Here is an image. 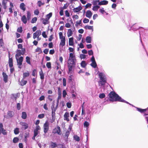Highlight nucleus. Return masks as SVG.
Instances as JSON below:
<instances>
[{"label": "nucleus", "mask_w": 148, "mask_h": 148, "mask_svg": "<svg viewBox=\"0 0 148 148\" xmlns=\"http://www.w3.org/2000/svg\"><path fill=\"white\" fill-rule=\"evenodd\" d=\"M37 20V18L36 17H34L32 19L31 21V23H34L36 22Z\"/></svg>", "instance_id": "obj_50"}, {"label": "nucleus", "mask_w": 148, "mask_h": 148, "mask_svg": "<svg viewBox=\"0 0 148 148\" xmlns=\"http://www.w3.org/2000/svg\"><path fill=\"white\" fill-rule=\"evenodd\" d=\"M99 76L100 79L99 83L101 85H105L106 82V79L105 74L102 72H100L99 73Z\"/></svg>", "instance_id": "obj_2"}, {"label": "nucleus", "mask_w": 148, "mask_h": 148, "mask_svg": "<svg viewBox=\"0 0 148 148\" xmlns=\"http://www.w3.org/2000/svg\"><path fill=\"white\" fill-rule=\"evenodd\" d=\"M60 38L61 40L63 38H65V37L63 36V34L62 32H60L59 33Z\"/></svg>", "instance_id": "obj_45"}, {"label": "nucleus", "mask_w": 148, "mask_h": 148, "mask_svg": "<svg viewBox=\"0 0 148 148\" xmlns=\"http://www.w3.org/2000/svg\"><path fill=\"white\" fill-rule=\"evenodd\" d=\"M42 35L43 37L44 38H46L47 37V36L46 34V32H42Z\"/></svg>", "instance_id": "obj_62"}, {"label": "nucleus", "mask_w": 148, "mask_h": 148, "mask_svg": "<svg viewBox=\"0 0 148 148\" xmlns=\"http://www.w3.org/2000/svg\"><path fill=\"white\" fill-rule=\"evenodd\" d=\"M60 89V88H58V97L57 99V106H58L59 102V100L62 97V93L61 91H59V90Z\"/></svg>", "instance_id": "obj_8"}, {"label": "nucleus", "mask_w": 148, "mask_h": 148, "mask_svg": "<svg viewBox=\"0 0 148 148\" xmlns=\"http://www.w3.org/2000/svg\"><path fill=\"white\" fill-rule=\"evenodd\" d=\"M108 96L110 98L109 101L112 102L120 101L129 104L133 106H134L133 105L130 104L128 102L122 99L114 91L111 92L108 94Z\"/></svg>", "instance_id": "obj_1"}, {"label": "nucleus", "mask_w": 148, "mask_h": 148, "mask_svg": "<svg viewBox=\"0 0 148 148\" xmlns=\"http://www.w3.org/2000/svg\"><path fill=\"white\" fill-rule=\"evenodd\" d=\"M92 15V13L90 10L87 11L86 13V16L89 18H91Z\"/></svg>", "instance_id": "obj_14"}, {"label": "nucleus", "mask_w": 148, "mask_h": 148, "mask_svg": "<svg viewBox=\"0 0 148 148\" xmlns=\"http://www.w3.org/2000/svg\"><path fill=\"white\" fill-rule=\"evenodd\" d=\"M27 114L25 112H22V115L21 116L22 118L23 119H25L27 118Z\"/></svg>", "instance_id": "obj_32"}, {"label": "nucleus", "mask_w": 148, "mask_h": 148, "mask_svg": "<svg viewBox=\"0 0 148 148\" xmlns=\"http://www.w3.org/2000/svg\"><path fill=\"white\" fill-rule=\"evenodd\" d=\"M26 62L29 64H31V62L30 61V58L28 56H27L26 58Z\"/></svg>", "instance_id": "obj_39"}, {"label": "nucleus", "mask_w": 148, "mask_h": 148, "mask_svg": "<svg viewBox=\"0 0 148 148\" xmlns=\"http://www.w3.org/2000/svg\"><path fill=\"white\" fill-rule=\"evenodd\" d=\"M19 140V139L17 137H15L14 138L13 140V142L14 143H16L18 142V141Z\"/></svg>", "instance_id": "obj_43"}, {"label": "nucleus", "mask_w": 148, "mask_h": 148, "mask_svg": "<svg viewBox=\"0 0 148 148\" xmlns=\"http://www.w3.org/2000/svg\"><path fill=\"white\" fill-rule=\"evenodd\" d=\"M89 123L87 121H86L84 122V127H87L89 126Z\"/></svg>", "instance_id": "obj_55"}, {"label": "nucleus", "mask_w": 148, "mask_h": 148, "mask_svg": "<svg viewBox=\"0 0 148 148\" xmlns=\"http://www.w3.org/2000/svg\"><path fill=\"white\" fill-rule=\"evenodd\" d=\"M44 117V114H42L38 115V117L39 119H42Z\"/></svg>", "instance_id": "obj_57"}, {"label": "nucleus", "mask_w": 148, "mask_h": 148, "mask_svg": "<svg viewBox=\"0 0 148 148\" xmlns=\"http://www.w3.org/2000/svg\"><path fill=\"white\" fill-rule=\"evenodd\" d=\"M49 49H46L43 51V52L46 54H47L49 52Z\"/></svg>", "instance_id": "obj_63"}, {"label": "nucleus", "mask_w": 148, "mask_h": 148, "mask_svg": "<svg viewBox=\"0 0 148 148\" xmlns=\"http://www.w3.org/2000/svg\"><path fill=\"white\" fill-rule=\"evenodd\" d=\"M2 134L3 135H6L7 134V132L6 131V130L4 128L0 129V135Z\"/></svg>", "instance_id": "obj_27"}, {"label": "nucleus", "mask_w": 148, "mask_h": 148, "mask_svg": "<svg viewBox=\"0 0 148 148\" xmlns=\"http://www.w3.org/2000/svg\"><path fill=\"white\" fill-rule=\"evenodd\" d=\"M82 23V20H81L79 21H77L76 22V23L75 24V26L76 27H78V25H79L81 24Z\"/></svg>", "instance_id": "obj_48"}, {"label": "nucleus", "mask_w": 148, "mask_h": 148, "mask_svg": "<svg viewBox=\"0 0 148 148\" xmlns=\"http://www.w3.org/2000/svg\"><path fill=\"white\" fill-rule=\"evenodd\" d=\"M100 7L98 5H96L94 6L92 8V10L94 11H97L98 9Z\"/></svg>", "instance_id": "obj_40"}, {"label": "nucleus", "mask_w": 148, "mask_h": 148, "mask_svg": "<svg viewBox=\"0 0 148 148\" xmlns=\"http://www.w3.org/2000/svg\"><path fill=\"white\" fill-rule=\"evenodd\" d=\"M86 40L87 43H90L91 42V38L89 36H87Z\"/></svg>", "instance_id": "obj_29"}, {"label": "nucleus", "mask_w": 148, "mask_h": 148, "mask_svg": "<svg viewBox=\"0 0 148 148\" xmlns=\"http://www.w3.org/2000/svg\"><path fill=\"white\" fill-rule=\"evenodd\" d=\"M65 38H64L62 39L61 40L59 46L61 45L62 47L64 46L65 44Z\"/></svg>", "instance_id": "obj_18"}, {"label": "nucleus", "mask_w": 148, "mask_h": 148, "mask_svg": "<svg viewBox=\"0 0 148 148\" xmlns=\"http://www.w3.org/2000/svg\"><path fill=\"white\" fill-rule=\"evenodd\" d=\"M30 73L29 72L24 73H23V79H25L26 77H28Z\"/></svg>", "instance_id": "obj_35"}, {"label": "nucleus", "mask_w": 148, "mask_h": 148, "mask_svg": "<svg viewBox=\"0 0 148 148\" xmlns=\"http://www.w3.org/2000/svg\"><path fill=\"white\" fill-rule=\"evenodd\" d=\"M84 28L86 29H88L89 30H92V31H93V26L86 25L85 26Z\"/></svg>", "instance_id": "obj_33"}, {"label": "nucleus", "mask_w": 148, "mask_h": 148, "mask_svg": "<svg viewBox=\"0 0 148 148\" xmlns=\"http://www.w3.org/2000/svg\"><path fill=\"white\" fill-rule=\"evenodd\" d=\"M18 57H15L17 62V65L18 68L21 69L22 68V62L23 61V58L22 56H21L19 58Z\"/></svg>", "instance_id": "obj_3"}, {"label": "nucleus", "mask_w": 148, "mask_h": 148, "mask_svg": "<svg viewBox=\"0 0 148 148\" xmlns=\"http://www.w3.org/2000/svg\"><path fill=\"white\" fill-rule=\"evenodd\" d=\"M89 22V20L86 18H85L84 19L83 22L84 23H87Z\"/></svg>", "instance_id": "obj_54"}, {"label": "nucleus", "mask_w": 148, "mask_h": 148, "mask_svg": "<svg viewBox=\"0 0 148 148\" xmlns=\"http://www.w3.org/2000/svg\"><path fill=\"white\" fill-rule=\"evenodd\" d=\"M69 112H65L64 115V120H66L67 121H69Z\"/></svg>", "instance_id": "obj_13"}, {"label": "nucleus", "mask_w": 148, "mask_h": 148, "mask_svg": "<svg viewBox=\"0 0 148 148\" xmlns=\"http://www.w3.org/2000/svg\"><path fill=\"white\" fill-rule=\"evenodd\" d=\"M61 131L60 127L58 126H57L56 128H54L53 131V134L57 133L59 135L61 134Z\"/></svg>", "instance_id": "obj_5"}, {"label": "nucleus", "mask_w": 148, "mask_h": 148, "mask_svg": "<svg viewBox=\"0 0 148 148\" xmlns=\"http://www.w3.org/2000/svg\"><path fill=\"white\" fill-rule=\"evenodd\" d=\"M41 34V31L40 30H38L34 33L33 34V38L35 39L37 37L39 36Z\"/></svg>", "instance_id": "obj_7"}, {"label": "nucleus", "mask_w": 148, "mask_h": 148, "mask_svg": "<svg viewBox=\"0 0 148 148\" xmlns=\"http://www.w3.org/2000/svg\"><path fill=\"white\" fill-rule=\"evenodd\" d=\"M2 75L3 77V81L5 83H7L8 82V76L6 74L5 72H3L2 73Z\"/></svg>", "instance_id": "obj_12"}, {"label": "nucleus", "mask_w": 148, "mask_h": 148, "mask_svg": "<svg viewBox=\"0 0 148 148\" xmlns=\"http://www.w3.org/2000/svg\"><path fill=\"white\" fill-rule=\"evenodd\" d=\"M39 11L38 10L36 9L34 10V14L36 15H38L39 13Z\"/></svg>", "instance_id": "obj_61"}, {"label": "nucleus", "mask_w": 148, "mask_h": 148, "mask_svg": "<svg viewBox=\"0 0 148 148\" xmlns=\"http://www.w3.org/2000/svg\"><path fill=\"white\" fill-rule=\"evenodd\" d=\"M22 52L21 50L17 49L15 55V57H19L21 55H22Z\"/></svg>", "instance_id": "obj_17"}, {"label": "nucleus", "mask_w": 148, "mask_h": 148, "mask_svg": "<svg viewBox=\"0 0 148 148\" xmlns=\"http://www.w3.org/2000/svg\"><path fill=\"white\" fill-rule=\"evenodd\" d=\"M46 66L48 68H51V63L50 62H47L46 64Z\"/></svg>", "instance_id": "obj_53"}, {"label": "nucleus", "mask_w": 148, "mask_h": 148, "mask_svg": "<svg viewBox=\"0 0 148 148\" xmlns=\"http://www.w3.org/2000/svg\"><path fill=\"white\" fill-rule=\"evenodd\" d=\"M80 64L81 66L84 68H85L87 65V64L84 61H82Z\"/></svg>", "instance_id": "obj_31"}, {"label": "nucleus", "mask_w": 148, "mask_h": 148, "mask_svg": "<svg viewBox=\"0 0 148 148\" xmlns=\"http://www.w3.org/2000/svg\"><path fill=\"white\" fill-rule=\"evenodd\" d=\"M20 123L25 130L26 129L28 128V125L26 123L23 122H21Z\"/></svg>", "instance_id": "obj_9"}, {"label": "nucleus", "mask_w": 148, "mask_h": 148, "mask_svg": "<svg viewBox=\"0 0 148 148\" xmlns=\"http://www.w3.org/2000/svg\"><path fill=\"white\" fill-rule=\"evenodd\" d=\"M69 134L70 132H69V130H67L66 131L65 134V138H65V140L66 141H67L68 140V137L69 136Z\"/></svg>", "instance_id": "obj_26"}, {"label": "nucleus", "mask_w": 148, "mask_h": 148, "mask_svg": "<svg viewBox=\"0 0 148 148\" xmlns=\"http://www.w3.org/2000/svg\"><path fill=\"white\" fill-rule=\"evenodd\" d=\"M75 59H69L68 64H70L75 65Z\"/></svg>", "instance_id": "obj_11"}, {"label": "nucleus", "mask_w": 148, "mask_h": 148, "mask_svg": "<svg viewBox=\"0 0 148 148\" xmlns=\"http://www.w3.org/2000/svg\"><path fill=\"white\" fill-rule=\"evenodd\" d=\"M40 127L39 126L37 125L36 126V129L34 130H35L36 131L38 132V130H40Z\"/></svg>", "instance_id": "obj_60"}, {"label": "nucleus", "mask_w": 148, "mask_h": 148, "mask_svg": "<svg viewBox=\"0 0 148 148\" xmlns=\"http://www.w3.org/2000/svg\"><path fill=\"white\" fill-rule=\"evenodd\" d=\"M23 29L22 27H18L17 29V32L19 33H21L22 32Z\"/></svg>", "instance_id": "obj_46"}, {"label": "nucleus", "mask_w": 148, "mask_h": 148, "mask_svg": "<svg viewBox=\"0 0 148 148\" xmlns=\"http://www.w3.org/2000/svg\"><path fill=\"white\" fill-rule=\"evenodd\" d=\"M39 74L40 79H43L44 78V75L41 69L40 71L39 72Z\"/></svg>", "instance_id": "obj_25"}, {"label": "nucleus", "mask_w": 148, "mask_h": 148, "mask_svg": "<svg viewBox=\"0 0 148 148\" xmlns=\"http://www.w3.org/2000/svg\"><path fill=\"white\" fill-rule=\"evenodd\" d=\"M99 11L102 14H103L104 12H105L103 8H101L99 10Z\"/></svg>", "instance_id": "obj_64"}, {"label": "nucleus", "mask_w": 148, "mask_h": 148, "mask_svg": "<svg viewBox=\"0 0 148 148\" xmlns=\"http://www.w3.org/2000/svg\"><path fill=\"white\" fill-rule=\"evenodd\" d=\"M19 132V128L17 127L14 130V133L15 134H18Z\"/></svg>", "instance_id": "obj_36"}, {"label": "nucleus", "mask_w": 148, "mask_h": 148, "mask_svg": "<svg viewBox=\"0 0 148 148\" xmlns=\"http://www.w3.org/2000/svg\"><path fill=\"white\" fill-rule=\"evenodd\" d=\"M25 5L24 3H21L20 4V8L23 11H25V10L26 8L25 7Z\"/></svg>", "instance_id": "obj_23"}, {"label": "nucleus", "mask_w": 148, "mask_h": 148, "mask_svg": "<svg viewBox=\"0 0 148 148\" xmlns=\"http://www.w3.org/2000/svg\"><path fill=\"white\" fill-rule=\"evenodd\" d=\"M51 146L52 147V148H55L57 147V145L55 143L53 142H51Z\"/></svg>", "instance_id": "obj_47"}, {"label": "nucleus", "mask_w": 148, "mask_h": 148, "mask_svg": "<svg viewBox=\"0 0 148 148\" xmlns=\"http://www.w3.org/2000/svg\"><path fill=\"white\" fill-rule=\"evenodd\" d=\"M88 55L89 56H91L93 55V51L92 50H89L88 51Z\"/></svg>", "instance_id": "obj_59"}, {"label": "nucleus", "mask_w": 148, "mask_h": 148, "mask_svg": "<svg viewBox=\"0 0 148 148\" xmlns=\"http://www.w3.org/2000/svg\"><path fill=\"white\" fill-rule=\"evenodd\" d=\"M148 115V114H146V113L144 114L143 115V116H144L145 117V119L146 120V121H147V123H148V116H146Z\"/></svg>", "instance_id": "obj_52"}, {"label": "nucleus", "mask_w": 148, "mask_h": 148, "mask_svg": "<svg viewBox=\"0 0 148 148\" xmlns=\"http://www.w3.org/2000/svg\"><path fill=\"white\" fill-rule=\"evenodd\" d=\"M136 108L137 110L139 112L141 113H143L146 111L147 110V109H142L141 108L137 107H136Z\"/></svg>", "instance_id": "obj_19"}, {"label": "nucleus", "mask_w": 148, "mask_h": 148, "mask_svg": "<svg viewBox=\"0 0 148 148\" xmlns=\"http://www.w3.org/2000/svg\"><path fill=\"white\" fill-rule=\"evenodd\" d=\"M82 9V8L81 6H79L77 7L74 8L73 9V12H78Z\"/></svg>", "instance_id": "obj_16"}, {"label": "nucleus", "mask_w": 148, "mask_h": 148, "mask_svg": "<svg viewBox=\"0 0 148 148\" xmlns=\"http://www.w3.org/2000/svg\"><path fill=\"white\" fill-rule=\"evenodd\" d=\"M9 67L11 68L13 66V60L12 58H9Z\"/></svg>", "instance_id": "obj_21"}, {"label": "nucleus", "mask_w": 148, "mask_h": 148, "mask_svg": "<svg viewBox=\"0 0 148 148\" xmlns=\"http://www.w3.org/2000/svg\"><path fill=\"white\" fill-rule=\"evenodd\" d=\"M63 86H65L66 85V80L65 78H63Z\"/></svg>", "instance_id": "obj_56"}, {"label": "nucleus", "mask_w": 148, "mask_h": 148, "mask_svg": "<svg viewBox=\"0 0 148 148\" xmlns=\"http://www.w3.org/2000/svg\"><path fill=\"white\" fill-rule=\"evenodd\" d=\"M67 93L65 90H64L62 92V96L64 98L66 97Z\"/></svg>", "instance_id": "obj_51"}, {"label": "nucleus", "mask_w": 148, "mask_h": 148, "mask_svg": "<svg viewBox=\"0 0 148 148\" xmlns=\"http://www.w3.org/2000/svg\"><path fill=\"white\" fill-rule=\"evenodd\" d=\"M73 65L71 64L68 66L69 73V72H71L72 71L73 67Z\"/></svg>", "instance_id": "obj_38"}, {"label": "nucleus", "mask_w": 148, "mask_h": 148, "mask_svg": "<svg viewBox=\"0 0 148 148\" xmlns=\"http://www.w3.org/2000/svg\"><path fill=\"white\" fill-rule=\"evenodd\" d=\"M72 31L71 29H69L68 30V32H67V36L68 37L71 36L73 34Z\"/></svg>", "instance_id": "obj_30"}, {"label": "nucleus", "mask_w": 148, "mask_h": 148, "mask_svg": "<svg viewBox=\"0 0 148 148\" xmlns=\"http://www.w3.org/2000/svg\"><path fill=\"white\" fill-rule=\"evenodd\" d=\"M105 97V95L104 93H102L99 95V97L101 99H103Z\"/></svg>", "instance_id": "obj_42"}, {"label": "nucleus", "mask_w": 148, "mask_h": 148, "mask_svg": "<svg viewBox=\"0 0 148 148\" xmlns=\"http://www.w3.org/2000/svg\"><path fill=\"white\" fill-rule=\"evenodd\" d=\"M75 55H74L73 53H71L69 54V59H75Z\"/></svg>", "instance_id": "obj_37"}, {"label": "nucleus", "mask_w": 148, "mask_h": 148, "mask_svg": "<svg viewBox=\"0 0 148 148\" xmlns=\"http://www.w3.org/2000/svg\"><path fill=\"white\" fill-rule=\"evenodd\" d=\"M38 5L39 7H40L42 5H43L44 3H42L40 1H39L37 2Z\"/></svg>", "instance_id": "obj_41"}, {"label": "nucleus", "mask_w": 148, "mask_h": 148, "mask_svg": "<svg viewBox=\"0 0 148 148\" xmlns=\"http://www.w3.org/2000/svg\"><path fill=\"white\" fill-rule=\"evenodd\" d=\"M54 104L53 103L51 106V109L52 110V112H55L56 110H57L58 106H56V107H55Z\"/></svg>", "instance_id": "obj_20"}, {"label": "nucleus", "mask_w": 148, "mask_h": 148, "mask_svg": "<svg viewBox=\"0 0 148 148\" xmlns=\"http://www.w3.org/2000/svg\"><path fill=\"white\" fill-rule=\"evenodd\" d=\"M24 79H22L21 81L20 82V85L22 86H24L25 85L27 82L26 80H24Z\"/></svg>", "instance_id": "obj_28"}, {"label": "nucleus", "mask_w": 148, "mask_h": 148, "mask_svg": "<svg viewBox=\"0 0 148 148\" xmlns=\"http://www.w3.org/2000/svg\"><path fill=\"white\" fill-rule=\"evenodd\" d=\"M86 56L84 54H81L80 55V57L81 59H84L86 58Z\"/></svg>", "instance_id": "obj_58"}, {"label": "nucleus", "mask_w": 148, "mask_h": 148, "mask_svg": "<svg viewBox=\"0 0 148 148\" xmlns=\"http://www.w3.org/2000/svg\"><path fill=\"white\" fill-rule=\"evenodd\" d=\"M74 139L77 141H79L80 140V138L77 135H75L74 136Z\"/></svg>", "instance_id": "obj_44"}, {"label": "nucleus", "mask_w": 148, "mask_h": 148, "mask_svg": "<svg viewBox=\"0 0 148 148\" xmlns=\"http://www.w3.org/2000/svg\"><path fill=\"white\" fill-rule=\"evenodd\" d=\"M42 20H43V23L44 25H46L47 24V21H48V19H44L43 18H42Z\"/></svg>", "instance_id": "obj_49"}, {"label": "nucleus", "mask_w": 148, "mask_h": 148, "mask_svg": "<svg viewBox=\"0 0 148 148\" xmlns=\"http://www.w3.org/2000/svg\"><path fill=\"white\" fill-rule=\"evenodd\" d=\"M90 61L92 62L90 64V65L93 68H96L97 65L95 61V58L93 56H92L91 57Z\"/></svg>", "instance_id": "obj_6"}, {"label": "nucleus", "mask_w": 148, "mask_h": 148, "mask_svg": "<svg viewBox=\"0 0 148 148\" xmlns=\"http://www.w3.org/2000/svg\"><path fill=\"white\" fill-rule=\"evenodd\" d=\"M97 1L99 2L98 5H106L108 3V1L106 0H104L101 1H99V0H98Z\"/></svg>", "instance_id": "obj_10"}, {"label": "nucleus", "mask_w": 148, "mask_h": 148, "mask_svg": "<svg viewBox=\"0 0 148 148\" xmlns=\"http://www.w3.org/2000/svg\"><path fill=\"white\" fill-rule=\"evenodd\" d=\"M44 132L45 134L49 130V124L47 121H45L43 125Z\"/></svg>", "instance_id": "obj_4"}, {"label": "nucleus", "mask_w": 148, "mask_h": 148, "mask_svg": "<svg viewBox=\"0 0 148 148\" xmlns=\"http://www.w3.org/2000/svg\"><path fill=\"white\" fill-rule=\"evenodd\" d=\"M8 118H10L14 115V113L12 111H9L7 113Z\"/></svg>", "instance_id": "obj_15"}, {"label": "nucleus", "mask_w": 148, "mask_h": 148, "mask_svg": "<svg viewBox=\"0 0 148 148\" xmlns=\"http://www.w3.org/2000/svg\"><path fill=\"white\" fill-rule=\"evenodd\" d=\"M73 38L71 37L69 38V45L70 46H73Z\"/></svg>", "instance_id": "obj_24"}, {"label": "nucleus", "mask_w": 148, "mask_h": 148, "mask_svg": "<svg viewBox=\"0 0 148 148\" xmlns=\"http://www.w3.org/2000/svg\"><path fill=\"white\" fill-rule=\"evenodd\" d=\"M21 20L24 24H26L27 23V18L25 15H23L22 18Z\"/></svg>", "instance_id": "obj_22"}, {"label": "nucleus", "mask_w": 148, "mask_h": 148, "mask_svg": "<svg viewBox=\"0 0 148 148\" xmlns=\"http://www.w3.org/2000/svg\"><path fill=\"white\" fill-rule=\"evenodd\" d=\"M27 20H29L30 19L31 17V14L30 12H27Z\"/></svg>", "instance_id": "obj_34"}]
</instances>
